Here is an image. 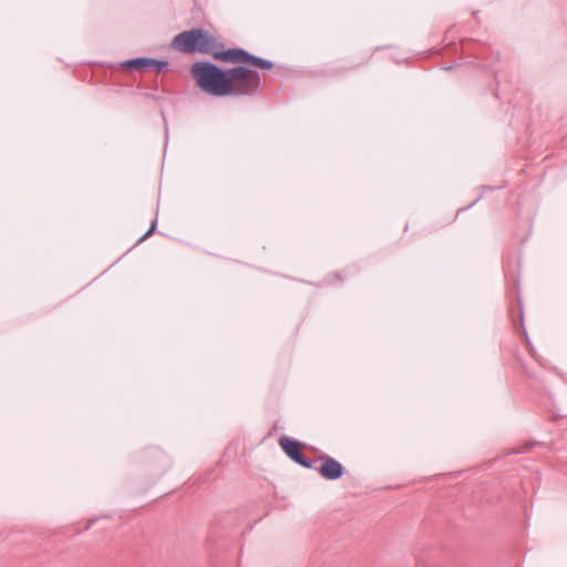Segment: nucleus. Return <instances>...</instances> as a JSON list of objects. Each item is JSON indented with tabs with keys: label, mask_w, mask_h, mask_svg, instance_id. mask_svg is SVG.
Segmentation results:
<instances>
[{
	"label": "nucleus",
	"mask_w": 567,
	"mask_h": 567,
	"mask_svg": "<svg viewBox=\"0 0 567 567\" xmlns=\"http://www.w3.org/2000/svg\"><path fill=\"white\" fill-rule=\"evenodd\" d=\"M172 47L185 53L203 52L213 55L217 53L214 50L216 47L214 37L202 29H193L178 33L174 38Z\"/></svg>",
	"instance_id": "obj_2"
},
{
	"label": "nucleus",
	"mask_w": 567,
	"mask_h": 567,
	"mask_svg": "<svg viewBox=\"0 0 567 567\" xmlns=\"http://www.w3.org/2000/svg\"><path fill=\"white\" fill-rule=\"evenodd\" d=\"M153 228H154V226H153L152 228H150V230H148V233L145 235V237H146V236H148V235L153 231Z\"/></svg>",
	"instance_id": "obj_7"
},
{
	"label": "nucleus",
	"mask_w": 567,
	"mask_h": 567,
	"mask_svg": "<svg viewBox=\"0 0 567 567\" xmlns=\"http://www.w3.org/2000/svg\"><path fill=\"white\" fill-rule=\"evenodd\" d=\"M190 73L200 90L215 96L248 94L260 83L259 74L244 66L223 71L212 63L197 62Z\"/></svg>",
	"instance_id": "obj_1"
},
{
	"label": "nucleus",
	"mask_w": 567,
	"mask_h": 567,
	"mask_svg": "<svg viewBox=\"0 0 567 567\" xmlns=\"http://www.w3.org/2000/svg\"><path fill=\"white\" fill-rule=\"evenodd\" d=\"M319 473L327 480H338L343 474V467L338 461L327 456L319 468Z\"/></svg>",
	"instance_id": "obj_5"
},
{
	"label": "nucleus",
	"mask_w": 567,
	"mask_h": 567,
	"mask_svg": "<svg viewBox=\"0 0 567 567\" xmlns=\"http://www.w3.org/2000/svg\"><path fill=\"white\" fill-rule=\"evenodd\" d=\"M155 64H159V63L154 60H150V59H135V60L127 62V66H130V68H133V66L134 68H146V66L155 65Z\"/></svg>",
	"instance_id": "obj_6"
},
{
	"label": "nucleus",
	"mask_w": 567,
	"mask_h": 567,
	"mask_svg": "<svg viewBox=\"0 0 567 567\" xmlns=\"http://www.w3.org/2000/svg\"><path fill=\"white\" fill-rule=\"evenodd\" d=\"M214 58L223 61L249 62L261 69H270L272 66V64L269 61L250 56L247 52L243 50H228L223 53H214Z\"/></svg>",
	"instance_id": "obj_3"
},
{
	"label": "nucleus",
	"mask_w": 567,
	"mask_h": 567,
	"mask_svg": "<svg viewBox=\"0 0 567 567\" xmlns=\"http://www.w3.org/2000/svg\"><path fill=\"white\" fill-rule=\"evenodd\" d=\"M279 445L291 460L305 467H310V464L300 453V449L302 446L301 443L290 440L289 437H281L279 440Z\"/></svg>",
	"instance_id": "obj_4"
}]
</instances>
